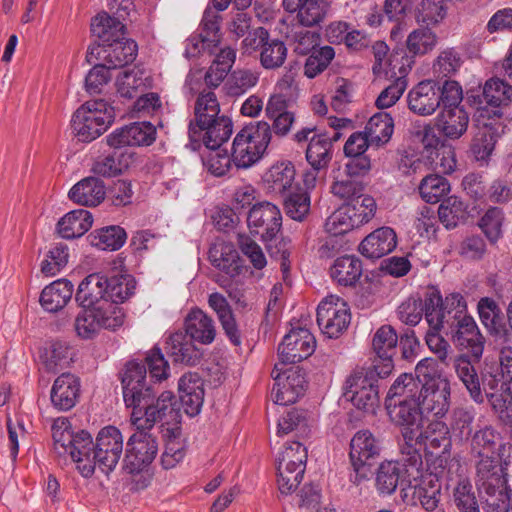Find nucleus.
<instances>
[{
	"label": "nucleus",
	"instance_id": "1",
	"mask_svg": "<svg viewBox=\"0 0 512 512\" xmlns=\"http://www.w3.org/2000/svg\"><path fill=\"white\" fill-rule=\"evenodd\" d=\"M426 321L434 330H443L453 344L466 351L469 359L479 362L486 343L474 318L468 314L467 303L460 293L443 299L439 289H432L426 298Z\"/></svg>",
	"mask_w": 512,
	"mask_h": 512
},
{
	"label": "nucleus",
	"instance_id": "2",
	"mask_svg": "<svg viewBox=\"0 0 512 512\" xmlns=\"http://www.w3.org/2000/svg\"><path fill=\"white\" fill-rule=\"evenodd\" d=\"M169 371V363L158 346L146 353L144 363L131 360L125 364L120 381L124 403L132 409L133 424L142 423L144 412L158 393L156 383L166 380Z\"/></svg>",
	"mask_w": 512,
	"mask_h": 512
},
{
	"label": "nucleus",
	"instance_id": "3",
	"mask_svg": "<svg viewBox=\"0 0 512 512\" xmlns=\"http://www.w3.org/2000/svg\"><path fill=\"white\" fill-rule=\"evenodd\" d=\"M91 32L98 42L88 48L86 60H103L110 68L118 69L131 64L137 56V43L125 37L126 26L107 12L96 15Z\"/></svg>",
	"mask_w": 512,
	"mask_h": 512
},
{
	"label": "nucleus",
	"instance_id": "4",
	"mask_svg": "<svg viewBox=\"0 0 512 512\" xmlns=\"http://www.w3.org/2000/svg\"><path fill=\"white\" fill-rule=\"evenodd\" d=\"M415 372L422 383L420 404L423 411L442 418L450 408L451 387L438 361L424 358L416 365Z\"/></svg>",
	"mask_w": 512,
	"mask_h": 512
},
{
	"label": "nucleus",
	"instance_id": "5",
	"mask_svg": "<svg viewBox=\"0 0 512 512\" xmlns=\"http://www.w3.org/2000/svg\"><path fill=\"white\" fill-rule=\"evenodd\" d=\"M388 376L377 367L357 368L346 378L343 396L358 410L374 413L380 402V381Z\"/></svg>",
	"mask_w": 512,
	"mask_h": 512
},
{
	"label": "nucleus",
	"instance_id": "6",
	"mask_svg": "<svg viewBox=\"0 0 512 512\" xmlns=\"http://www.w3.org/2000/svg\"><path fill=\"white\" fill-rule=\"evenodd\" d=\"M468 103L475 107V121H501L504 109L512 102V86L499 78H491L482 88L467 92Z\"/></svg>",
	"mask_w": 512,
	"mask_h": 512
},
{
	"label": "nucleus",
	"instance_id": "7",
	"mask_svg": "<svg viewBox=\"0 0 512 512\" xmlns=\"http://www.w3.org/2000/svg\"><path fill=\"white\" fill-rule=\"evenodd\" d=\"M477 363L469 359V355H459L454 360V369L471 398L477 403H483L482 390L487 395L489 392L503 389L507 387L508 379L498 366H486L479 377L475 367Z\"/></svg>",
	"mask_w": 512,
	"mask_h": 512
},
{
	"label": "nucleus",
	"instance_id": "8",
	"mask_svg": "<svg viewBox=\"0 0 512 512\" xmlns=\"http://www.w3.org/2000/svg\"><path fill=\"white\" fill-rule=\"evenodd\" d=\"M115 110L103 99L87 101L73 114L71 128L82 142H91L114 122Z\"/></svg>",
	"mask_w": 512,
	"mask_h": 512
},
{
	"label": "nucleus",
	"instance_id": "9",
	"mask_svg": "<svg viewBox=\"0 0 512 512\" xmlns=\"http://www.w3.org/2000/svg\"><path fill=\"white\" fill-rule=\"evenodd\" d=\"M66 419L57 420L53 426L54 450L59 455L69 454L82 475L83 465L92 462L95 451L93 437L86 430L72 431L66 426Z\"/></svg>",
	"mask_w": 512,
	"mask_h": 512
},
{
	"label": "nucleus",
	"instance_id": "10",
	"mask_svg": "<svg viewBox=\"0 0 512 512\" xmlns=\"http://www.w3.org/2000/svg\"><path fill=\"white\" fill-rule=\"evenodd\" d=\"M123 453V436L115 426L103 427L95 439V451L92 462L83 465L82 476L90 478L98 468L107 477L115 470Z\"/></svg>",
	"mask_w": 512,
	"mask_h": 512
},
{
	"label": "nucleus",
	"instance_id": "11",
	"mask_svg": "<svg viewBox=\"0 0 512 512\" xmlns=\"http://www.w3.org/2000/svg\"><path fill=\"white\" fill-rule=\"evenodd\" d=\"M381 442L368 429L357 431L350 441L349 460L352 468L350 481L355 485L369 479L371 467L379 458Z\"/></svg>",
	"mask_w": 512,
	"mask_h": 512
},
{
	"label": "nucleus",
	"instance_id": "12",
	"mask_svg": "<svg viewBox=\"0 0 512 512\" xmlns=\"http://www.w3.org/2000/svg\"><path fill=\"white\" fill-rule=\"evenodd\" d=\"M446 102L435 118V127L438 132L451 140L461 138L469 125V114L461 105L463 90L461 86L452 85L446 91Z\"/></svg>",
	"mask_w": 512,
	"mask_h": 512
},
{
	"label": "nucleus",
	"instance_id": "13",
	"mask_svg": "<svg viewBox=\"0 0 512 512\" xmlns=\"http://www.w3.org/2000/svg\"><path fill=\"white\" fill-rule=\"evenodd\" d=\"M452 85L461 86L457 81L423 80L416 84L407 95L408 108L419 116H430L446 102V91Z\"/></svg>",
	"mask_w": 512,
	"mask_h": 512
},
{
	"label": "nucleus",
	"instance_id": "14",
	"mask_svg": "<svg viewBox=\"0 0 512 512\" xmlns=\"http://www.w3.org/2000/svg\"><path fill=\"white\" fill-rule=\"evenodd\" d=\"M144 412L143 428L151 429L157 422H162L165 436L178 439L181 436L182 414L176 397L171 391H163L155 397L153 404Z\"/></svg>",
	"mask_w": 512,
	"mask_h": 512
},
{
	"label": "nucleus",
	"instance_id": "15",
	"mask_svg": "<svg viewBox=\"0 0 512 512\" xmlns=\"http://www.w3.org/2000/svg\"><path fill=\"white\" fill-rule=\"evenodd\" d=\"M138 431L130 436L126 444L123 469L126 472L146 470L158 453V441L142 423L135 424Z\"/></svg>",
	"mask_w": 512,
	"mask_h": 512
},
{
	"label": "nucleus",
	"instance_id": "16",
	"mask_svg": "<svg viewBox=\"0 0 512 512\" xmlns=\"http://www.w3.org/2000/svg\"><path fill=\"white\" fill-rule=\"evenodd\" d=\"M471 453L479 460H497L509 465L512 458V444L504 441L501 433L493 426H485L471 436Z\"/></svg>",
	"mask_w": 512,
	"mask_h": 512
},
{
	"label": "nucleus",
	"instance_id": "17",
	"mask_svg": "<svg viewBox=\"0 0 512 512\" xmlns=\"http://www.w3.org/2000/svg\"><path fill=\"white\" fill-rule=\"evenodd\" d=\"M333 151L326 132H319L311 136L305 150V158L310 165V169L303 174L305 188H315L317 180L326 174L333 158Z\"/></svg>",
	"mask_w": 512,
	"mask_h": 512
},
{
	"label": "nucleus",
	"instance_id": "18",
	"mask_svg": "<svg viewBox=\"0 0 512 512\" xmlns=\"http://www.w3.org/2000/svg\"><path fill=\"white\" fill-rule=\"evenodd\" d=\"M271 376L275 381L271 395L276 404H293L304 395L308 382L305 372L299 367H291L282 375L278 365H275Z\"/></svg>",
	"mask_w": 512,
	"mask_h": 512
},
{
	"label": "nucleus",
	"instance_id": "19",
	"mask_svg": "<svg viewBox=\"0 0 512 512\" xmlns=\"http://www.w3.org/2000/svg\"><path fill=\"white\" fill-rule=\"evenodd\" d=\"M247 225L253 236H259L260 240H271L282 228L280 209L268 201L256 203L247 214Z\"/></svg>",
	"mask_w": 512,
	"mask_h": 512
},
{
	"label": "nucleus",
	"instance_id": "20",
	"mask_svg": "<svg viewBox=\"0 0 512 512\" xmlns=\"http://www.w3.org/2000/svg\"><path fill=\"white\" fill-rule=\"evenodd\" d=\"M316 316L320 330L329 338H338L348 328L351 320L346 304L334 296L319 303Z\"/></svg>",
	"mask_w": 512,
	"mask_h": 512
},
{
	"label": "nucleus",
	"instance_id": "21",
	"mask_svg": "<svg viewBox=\"0 0 512 512\" xmlns=\"http://www.w3.org/2000/svg\"><path fill=\"white\" fill-rule=\"evenodd\" d=\"M316 348L314 335L306 328H292L278 346L282 364H295L311 356Z\"/></svg>",
	"mask_w": 512,
	"mask_h": 512
},
{
	"label": "nucleus",
	"instance_id": "22",
	"mask_svg": "<svg viewBox=\"0 0 512 512\" xmlns=\"http://www.w3.org/2000/svg\"><path fill=\"white\" fill-rule=\"evenodd\" d=\"M414 474L399 460H385L375 472V488L379 495H392L397 489L406 490L412 486Z\"/></svg>",
	"mask_w": 512,
	"mask_h": 512
},
{
	"label": "nucleus",
	"instance_id": "23",
	"mask_svg": "<svg viewBox=\"0 0 512 512\" xmlns=\"http://www.w3.org/2000/svg\"><path fill=\"white\" fill-rule=\"evenodd\" d=\"M477 310L481 323L499 344L512 343V330L507 326L505 315L498 303L483 297L478 301Z\"/></svg>",
	"mask_w": 512,
	"mask_h": 512
},
{
	"label": "nucleus",
	"instance_id": "24",
	"mask_svg": "<svg viewBox=\"0 0 512 512\" xmlns=\"http://www.w3.org/2000/svg\"><path fill=\"white\" fill-rule=\"evenodd\" d=\"M220 106L214 92H202L198 95L194 109V119L189 122L188 135L190 147L197 150L201 147L204 124L210 119L219 117Z\"/></svg>",
	"mask_w": 512,
	"mask_h": 512
},
{
	"label": "nucleus",
	"instance_id": "25",
	"mask_svg": "<svg viewBox=\"0 0 512 512\" xmlns=\"http://www.w3.org/2000/svg\"><path fill=\"white\" fill-rule=\"evenodd\" d=\"M398 335L391 325H382L372 338V349L377 359L371 367H377L382 375H390L394 369L393 357L397 353Z\"/></svg>",
	"mask_w": 512,
	"mask_h": 512
},
{
	"label": "nucleus",
	"instance_id": "26",
	"mask_svg": "<svg viewBox=\"0 0 512 512\" xmlns=\"http://www.w3.org/2000/svg\"><path fill=\"white\" fill-rule=\"evenodd\" d=\"M478 131L470 144V153L476 161L486 163L495 145L504 133L506 125L502 121H476Z\"/></svg>",
	"mask_w": 512,
	"mask_h": 512
},
{
	"label": "nucleus",
	"instance_id": "27",
	"mask_svg": "<svg viewBox=\"0 0 512 512\" xmlns=\"http://www.w3.org/2000/svg\"><path fill=\"white\" fill-rule=\"evenodd\" d=\"M507 466L497 460H479L476 465V484L480 494L504 491L507 485Z\"/></svg>",
	"mask_w": 512,
	"mask_h": 512
},
{
	"label": "nucleus",
	"instance_id": "28",
	"mask_svg": "<svg viewBox=\"0 0 512 512\" xmlns=\"http://www.w3.org/2000/svg\"><path fill=\"white\" fill-rule=\"evenodd\" d=\"M179 400L186 415L197 416L204 402V382L197 373H185L178 381Z\"/></svg>",
	"mask_w": 512,
	"mask_h": 512
},
{
	"label": "nucleus",
	"instance_id": "29",
	"mask_svg": "<svg viewBox=\"0 0 512 512\" xmlns=\"http://www.w3.org/2000/svg\"><path fill=\"white\" fill-rule=\"evenodd\" d=\"M385 408L391 422L401 427V431H419L421 428L423 409L420 401L392 402L390 399L385 400Z\"/></svg>",
	"mask_w": 512,
	"mask_h": 512
},
{
	"label": "nucleus",
	"instance_id": "30",
	"mask_svg": "<svg viewBox=\"0 0 512 512\" xmlns=\"http://www.w3.org/2000/svg\"><path fill=\"white\" fill-rule=\"evenodd\" d=\"M80 379L71 373L59 375L51 388L50 399L58 411H69L79 401Z\"/></svg>",
	"mask_w": 512,
	"mask_h": 512
},
{
	"label": "nucleus",
	"instance_id": "31",
	"mask_svg": "<svg viewBox=\"0 0 512 512\" xmlns=\"http://www.w3.org/2000/svg\"><path fill=\"white\" fill-rule=\"evenodd\" d=\"M283 8L289 13H296L300 25L314 27L325 19L329 0H283Z\"/></svg>",
	"mask_w": 512,
	"mask_h": 512
},
{
	"label": "nucleus",
	"instance_id": "32",
	"mask_svg": "<svg viewBox=\"0 0 512 512\" xmlns=\"http://www.w3.org/2000/svg\"><path fill=\"white\" fill-rule=\"evenodd\" d=\"M397 246V234L388 226L375 229L360 243L358 251L368 259H379L391 253Z\"/></svg>",
	"mask_w": 512,
	"mask_h": 512
},
{
	"label": "nucleus",
	"instance_id": "33",
	"mask_svg": "<svg viewBox=\"0 0 512 512\" xmlns=\"http://www.w3.org/2000/svg\"><path fill=\"white\" fill-rule=\"evenodd\" d=\"M107 274L92 273L78 286L75 301L83 308H94L107 298Z\"/></svg>",
	"mask_w": 512,
	"mask_h": 512
},
{
	"label": "nucleus",
	"instance_id": "34",
	"mask_svg": "<svg viewBox=\"0 0 512 512\" xmlns=\"http://www.w3.org/2000/svg\"><path fill=\"white\" fill-rule=\"evenodd\" d=\"M187 334L177 331L166 342V351L174 363L194 366L200 363L203 353Z\"/></svg>",
	"mask_w": 512,
	"mask_h": 512
},
{
	"label": "nucleus",
	"instance_id": "35",
	"mask_svg": "<svg viewBox=\"0 0 512 512\" xmlns=\"http://www.w3.org/2000/svg\"><path fill=\"white\" fill-rule=\"evenodd\" d=\"M295 174L294 165L290 161L276 163L264 175L265 190L274 196H284L295 189Z\"/></svg>",
	"mask_w": 512,
	"mask_h": 512
},
{
	"label": "nucleus",
	"instance_id": "36",
	"mask_svg": "<svg viewBox=\"0 0 512 512\" xmlns=\"http://www.w3.org/2000/svg\"><path fill=\"white\" fill-rule=\"evenodd\" d=\"M185 331L192 340L201 344H211L216 336L214 321L201 309H192L184 321Z\"/></svg>",
	"mask_w": 512,
	"mask_h": 512
},
{
	"label": "nucleus",
	"instance_id": "37",
	"mask_svg": "<svg viewBox=\"0 0 512 512\" xmlns=\"http://www.w3.org/2000/svg\"><path fill=\"white\" fill-rule=\"evenodd\" d=\"M68 195L73 202L82 206H97L105 199L106 187L98 177L89 176L77 182Z\"/></svg>",
	"mask_w": 512,
	"mask_h": 512
},
{
	"label": "nucleus",
	"instance_id": "38",
	"mask_svg": "<svg viewBox=\"0 0 512 512\" xmlns=\"http://www.w3.org/2000/svg\"><path fill=\"white\" fill-rule=\"evenodd\" d=\"M208 258L211 264L230 277L238 276L242 271V260L233 245L214 244L210 247Z\"/></svg>",
	"mask_w": 512,
	"mask_h": 512
},
{
	"label": "nucleus",
	"instance_id": "39",
	"mask_svg": "<svg viewBox=\"0 0 512 512\" xmlns=\"http://www.w3.org/2000/svg\"><path fill=\"white\" fill-rule=\"evenodd\" d=\"M92 214L85 209L68 212L57 223V232L64 239L79 238L92 226Z\"/></svg>",
	"mask_w": 512,
	"mask_h": 512
},
{
	"label": "nucleus",
	"instance_id": "40",
	"mask_svg": "<svg viewBox=\"0 0 512 512\" xmlns=\"http://www.w3.org/2000/svg\"><path fill=\"white\" fill-rule=\"evenodd\" d=\"M362 272V261L353 255L337 258L330 268L331 278L344 287H354L362 276Z\"/></svg>",
	"mask_w": 512,
	"mask_h": 512
},
{
	"label": "nucleus",
	"instance_id": "41",
	"mask_svg": "<svg viewBox=\"0 0 512 512\" xmlns=\"http://www.w3.org/2000/svg\"><path fill=\"white\" fill-rule=\"evenodd\" d=\"M419 431L407 430L401 431L403 442L399 444L402 460H400L415 478L419 476L423 460L421 448L423 446Z\"/></svg>",
	"mask_w": 512,
	"mask_h": 512
},
{
	"label": "nucleus",
	"instance_id": "42",
	"mask_svg": "<svg viewBox=\"0 0 512 512\" xmlns=\"http://www.w3.org/2000/svg\"><path fill=\"white\" fill-rule=\"evenodd\" d=\"M73 285L66 279H59L47 285L41 292V306L48 312L61 310L71 299Z\"/></svg>",
	"mask_w": 512,
	"mask_h": 512
},
{
	"label": "nucleus",
	"instance_id": "43",
	"mask_svg": "<svg viewBox=\"0 0 512 512\" xmlns=\"http://www.w3.org/2000/svg\"><path fill=\"white\" fill-rule=\"evenodd\" d=\"M134 162V154L128 151H113L99 158L92 166V172L96 176L115 177L126 171Z\"/></svg>",
	"mask_w": 512,
	"mask_h": 512
},
{
	"label": "nucleus",
	"instance_id": "44",
	"mask_svg": "<svg viewBox=\"0 0 512 512\" xmlns=\"http://www.w3.org/2000/svg\"><path fill=\"white\" fill-rule=\"evenodd\" d=\"M420 440L425 452L451 451L452 441L450 429L443 421H432L424 430L419 429Z\"/></svg>",
	"mask_w": 512,
	"mask_h": 512
},
{
	"label": "nucleus",
	"instance_id": "45",
	"mask_svg": "<svg viewBox=\"0 0 512 512\" xmlns=\"http://www.w3.org/2000/svg\"><path fill=\"white\" fill-rule=\"evenodd\" d=\"M202 126L201 144L203 143L209 150L220 148L233 132L232 120L224 115L210 119L207 124Z\"/></svg>",
	"mask_w": 512,
	"mask_h": 512
},
{
	"label": "nucleus",
	"instance_id": "46",
	"mask_svg": "<svg viewBox=\"0 0 512 512\" xmlns=\"http://www.w3.org/2000/svg\"><path fill=\"white\" fill-rule=\"evenodd\" d=\"M371 145L377 147L387 144L394 132V120L390 113L380 111L368 120L365 131Z\"/></svg>",
	"mask_w": 512,
	"mask_h": 512
},
{
	"label": "nucleus",
	"instance_id": "47",
	"mask_svg": "<svg viewBox=\"0 0 512 512\" xmlns=\"http://www.w3.org/2000/svg\"><path fill=\"white\" fill-rule=\"evenodd\" d=\"M422 383L419 378L411 373H403L396 378L394 383L388 390L385 400H392L397 402L418 400L420 401Z\"/></svg>",
	"mask_w": 512,
	"mask_h": 512
},
{
	"label": "nucleus",
	"instance_id": "48",
	"mask_svg": "<svg viewBox=\"0 0 512 512\" xmlns=\"http://www.w3.org/2000/svg\"><path fill=\"white\" fill-rule=\"evenodd\" d=\"M87 239L92 246L99 249L116 251L126 242L127 233L121 226L111 225L94 230Z\"/></svg>",
	"mask_w": 512,
	"mask_h": 512
},
{
	"label": "nucleus",
	"instance_id": "49",
	"mask_svg": "<svg viewBox=\"0 0 512 512\" xmlns=\"http://www.w3.org/2000/svg\"><path fill=\"white\" fill-rule=\"evenodd\" d=\"M467 205L457 196L443 200L438 208L440 222L446 229H454L467 219Z\"/></svg>",
	"mask_w": 512,
	"mask_h": 512
},
{
	"label": "nucleus",
	"instance_id": "50",
	"mask_svg": "<svg viewBox=\"0 0 512 512\" xmlns=\"http://www.w3.org/2000/svg\"><path fill=\"white\" fill-rule=\"evenodd\" d=\"M438 289L437 286H428L424 292L423 298L421 297H409L406 301L402 302L397 309L399 319L410 326L417 325L422 316L426 317L427 304L426 298L430 290Z\"/></svg>",
	"mask_w": 512,
	"mask_h": 512
},
{
	"label": "nucleus",
	"instance_id": "51",
	"mask_svg": "<svg viewBox=\"0 0 512 512\" xmlns=\"http://www.w3.org/2000/svg\"><path fill=\"white\" fill-rule=\"evenodd\" d=\"M306 190L295 187L283 197V207L286 215L293 220L303 221L310 211V195Z\"/></svg>",
	"mask_w": 512,
	"mask_h": 512
},
{
	"label": "nucleus",
	"instance_id": "52",
	"mask_svg": "<svg viewBox=\"0 0 512 512\" xmlns=\"http://www.w3.org/2000/svg\"><path fill=\"white\" fill-rule=\"evenodd\" d=\"M438 42V37L430 27L420 25L406 39V48L412 56H422L432 51Z\"/></svg>",
	"mask_w": 512,
	"mask_h": 512
},
{
	"label": "nucleus",
	"instance_id": "53",
	"mask_svg": "<svg viewBox=\"0 0 512 512\" xmlns=\"http://www.w3.org/2000/svg\"><path fill=\"white\" fill-rule=\"evenodd\" d=\"M247 137L237 133L233 140L231 157L237 168H248L263 156L257 148L253 147Z\"/></svg>",
	"mask_w": 512,
	"mask_h": 512
},
{
	"label": "nucleus",
	"instance_id": "54",
	"mask_svg": "<svg viewBox=\"0 0 512 512\" xmlns=\"http://www.w3.org/2000/svg\"><path fill=\"white\" fill-rule=\"evenodd\" d=\"M364 191L365 184L360 178L345 173L341 179H336L331 186L333 195L345 201L348 206L354 202L358 203Z\"/></svg>",
	"mask_w": 512,
	"mask_h": 512
},
{
	"label": "nucleus",
	"instance_id": "55",
	"mask_svg": "<svg viewBox=\"0 0 512 512\" xmlns=\"http://www.w3.org/2000/svg\"><path fill=\"white\" fill-rule=\"evenodd\" d=\"M107 280V298L117 305L123 303L135 292L136 281L129 274L107 275Z\"/></svg>",
	"mask_w": 512,
	"mask_h": 512
},
{
	"label": "nucleus",
	"instance_id": "56",
	"mask_svg": "<svg viewBox=\"0 0 512 512\" xmlns=\"http://www.w3.org/2000/svg\"><path fill=\"white\" fill-rule=\"evenodd\" d=\"M418 189L425 202L434 204L450 192V183L441 175L430 174L421 180Z\"/></svg>",
	"mask_w": 512,
	"mask_h": 512
},
{
	"label": "nucleus",
	"instance_id": "57",
	"mask_svg": "<svg viewBox=\"0 0 512 512\" xmlns=\"http://www.w3.org/2000/svg\"><path fill=\"white\" fill-rule=\"evenodd\" d=\"M287 52L286 44L282 40L269 37L260 52V63L265 69L280 68L287 58Z\"/></svg>",
	"mask_w": 512,
	"mask_h": 512
},
{
	"label": "nucleus",
	"instance_id": "58",
	"mask_svg": "<svg viewBox=\"0 0 512 512\" xmlns=\"http://www.w3.org/2000/svg\"><path fill=\"white\" fill-rule=\"evenodd\" d=\"M445 0H422L416 11V21L419 25L434 26L446 16Z\"/></svg>",
	"mask_w": 512,
	"mask_h": 512
},
{
	"label": "nucleus",
	"instance_id": "59",
	"mask_svg": "<svg viewBox=\"0 0 512 512\" xmlns=\"http://www.w3.org/2000/svg\"><path fill=\"white\" fill-rule=\"evenodd\" d=\"M304 64V75L308 78H315L327 69L335 57L334 48L331 46H322L307 55Z\"/></svg>",
	"mask_w": 512,
	"mask_h": 512
},
{
	"label": "nucleus",
	"instance_id": "60",
	"mask_svg": "<svg viewBox=\"0 0 512 512\" xmlns=\"http://www.w3.org/2000/svg\"><path fill=\"white\" fill-rule=\"evenodd\" d=\"M94 311L101 328L114 331L124 323L123 309L111 300L102 301L100 305L94 307Z\"/></svg>",
	"mask_w": 512,
	"mask_h": 512
},
{
	"label": "nucleus",
	"instance_id": "61",
	"mask_svg": "<svg viewBox=\"0 0 512 512\" xmlns=\"http://www.w3.org/2000/svg\"><path fill=\"white\" fill-rule=\"evenodd\" d=\"M453 503L457 512H480L474 488L468 480L459 481L454 488Z\"/></svg>",
	"mask_w": 512,
	"mask_h": 512
},
{
	"label": "nucleus",
	"instance_id": "62",
	"mask_svg": "<svg viewBox=\"0 0 512 512\" xmlns=\"http://www.w3.org/2000/svg\"><path fill=\"white\" fill-rule=\"evenodd\" d=\"M265 243L266 250L269 256L273 259L280 260V267L283 274L290 271V253H291V240L288 237H271V240H261Z\"/></svg>",
	"mask_w": 512,
	"mask_h": 512
},
{
	"label": "nucleus",
	"instance_id": "63",
	"mask_svg": "<svg viewBox=\"0 0 512 512\" xmlns=\"http://www.w3.org/2000/svg\"><path fill=\"white\" fill-rule=\"evenodd\" d=\"M238 134L249 136L248 141L262 154L266 151L271 141V127L265 121H258L244 126Z\"/></svg>",
	"mask_w": 512,
	"mask_h": 512
},
{
	"label": "nucleus",
	"instance_id": "64",
	"mask_svg": "<svg viewBox=\"0 0 512 512\" xmlns=\"http://www.w3.org/2000/svg\"><path fill=\"white\" fill-rule=\"evenodd\" d=\"M68 258L67 245L57 243L48 251L46 258L41 262V272L45 276H55L67 265Z\"/></svg>",
	"mask_w": 512,
	"mask_h": 512
}]
</instances>
